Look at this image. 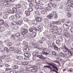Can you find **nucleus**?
Here are the masks:
<instances>
[{
	"instance_id": "f257e3e1",
	"label": "nucleus",
	"mask_w": 73,
	"mask_h": 73,
	"mask_svg": "<svg viewBox=\"0 0 73 73\" xmlns=\"http://www.w3.org/2000/svg\"><path fill=\"white\" fill-rule=\"evenodd\" d=\"M38 49H39V50H42V51H44V52H42V54H41V55H44V54H45V55H47L48 54V53H47L44 52H46V51L48 50V49L42 47H38Z\"/></svg>"
},
{
	"instance_id": "f03ea898",
	"label": "nucleus",
	"mask_w": 73,
	"mask_h": 73,
	"mask_svg": "<svg viewBox=\"0 0 73 73\" xmlns=\"http://www.w3.org/2000/svg\"><path fill=\"white\" fill-rule=\"evenodd\" d=\"M48 65H51V66H52V67L53 68L52 69L53 70H54V71H55L56 73H58V72L56 71L57 70L58 71V68H57V67L55 66V64L52 63H49Z\"/></svg>"
},
{
	"instance_id": "7ed1b4c3",
	"label": "nucleus",
	"mask_w": 73,
	"mask_h": 73,
	"mask_svg": "<svg viewBox=\"0 0 73 73\" xmlns=\"http://www.w3.org/2000/svg\"><path fill=\"white\" fill-rule=\"evenodd\" d=\"M62 50L65 53H66V54H68V52L69 51V49L66 46H64L63 47Z\"/></svg>"
},
{
	"instance_id": "20e7f679",
	"label": "nucleus",
	"mask_w": 73,
	"mask_h": 73,
	"mask_svg": "<svg viewBox=\"0 0 73 73\" xmlns=\"http://www.w3.org/2000/svg\"><path fill=\"white\" fill-rule=\"evenodd\" d=\"M67 3L68 6L70 7L71 8H73V3L70 1L69 0H68Z\"/></svg>"
},
{
	"instance_id": "39448f33",
	"label": "nucleus",
	"mask_w": 73,
	"mask_h": 73,
	"mask_svg": "<svg viewBox=\"0 0 73 73\" xmlns=\"http://www.w3.org/2000/svg\"><path fill=\"white\" fill-rule=\"evenodd\" d=\"M63 27L65 29H67L69 28V25H66V24H63Z\"/></svg>"
},
{
	"instance_id": "423d86ee",
	"label": "nucleus",
	"mask_w": 73,
	"mask_h": 73,
	"mask_svg": "<svg viewBox=\"0 0 73 73\" xmlns=\"http://www.w3.org/2000/svg\"><path fill=\"white\" fill-rule=\"evenodd\" d=\"M67 53L69 55V54H73V49L72 48L70 49L68 52Z\"/></svg>"
},
{
	"instance_id": "0eeeda50",
	"label": "nucleus",
	"mask_w": 73,
	"mask_h": 73,
	"mask_svg": "<svg viewBox=\"0 0 73 73\" xmlns=\"http://www.w3.org/2000/svg\"><path fill=\"white\" fill-rule=\"evenodd\" d=\"M28 30L26 29H24L23 30V31L21 32V33L22 35H25V34H27L28 33Z\"/></svg>"
},
{
	"instance_id": "6e6552de",
	"label": "nucleus",
	"mask_w": 73,
	"mask_h": 73,
	"mask_svg": "<svg viewBox=\"0 0 73 73\" xmlns=\"http://www.w3.org/2000/svg\"><path fill=\"white\" fill-rule=\"evenodd\" d=\"M36 20L38 22H41L42 21V18L40 17H37L36 18Z\"/></svg>"
},
{
	"instance_id": "1a4fd4ad",
	"label": "nucleus",
	"mask_w": 73,
	"mask_h": 73,
	"mask_svg": "<svg viewBox=\"0 0 73 73\" xmlns=\"http://www.w3.org/2000/svg\"><path fill=\"white\" fill-rule=\"evenodd\" d=\"M50 33H51L52 34V35H54L56 33V32H55V31L52 29H50Z\"/></svg>"
},
{
	"instance_id": "9d476101",
	"label": "nucleus",
	"mask_w": 73,
	"mask_h": 73,
	"mask_svg": "<svg viewBox=\"0 0 73 73\" xmlns=\"http://www.w3.org/2000/svg\"><path fill=\"white\" fill-rule=\"evenodd\" d=\"M36 36V33L34 32L31 34V37L32 38H34Z\"/></svg>"
},
{
	"instance_id": "9b49d317",
	"label": "nucleus",
	"mask_w": 73,
	"mask_h": 73,
	"mask_svg": "<svg viewBox=\"0 0 73 73\" xmlns=\"http://www.w3.org/2000/svg\"><path fill=\"white\" fill-rule=\"evenodd\" d=\"M23 23V21H22L21 20H20L17 23V25H22V24Z\"/></svg>"
},
{
	"instance_id": "f8f14e48",
	"label": "nucleus",
	"mask_w": 73,
	"mask_h": 73,
	"mask_svg": "<svg viewBox=\"0 0 73 73\" xmlns=\"http://www.w3.org/2000/svg\"><path fill=\"white\" fill-rule=\"evenodd\" d=\"M52 46L54 47V49L55 50H58V47L54 43H53L52 44Z\"/></svg>"
},
{
	"instance_id": "ddd939ff",
	"label": "nucleus",
	"mask_w": 73,
	"mask_h": 73,
	"mask_svg": "<svg viewBox=\"0 0 73 73\" xmlns=\"http://www.w3.org/2000/svg\"><path fill=\"white\" fill-rule=\"evenodd\" d=\"M64 35L66 38H69V35L67 33H64Z\"/></svg>"
},
{
	"instance_id": "4468645a",
	"label": "nucleus",
	"mask_w": 73,
	"mask_h": 73,
	"mask_svg": "<svg viewBox=\"0 0 73 73\" xmlns=\"http://www.w3.org/2000/svg\"><path fill=\"white\" fill-rule=\"evenodd\" d=\"M44 23L45 24H48L49 23V21L47 19L45 18L44 19Z\"/></svg>"
},
{
	"instance_id": "2eb2a0df",
	"label": "nucleus",
	"mask_w": 73,
	"mask_h": 73,
	"mask_svg": "<svg viewBox=\"0 0 73 73\" xmlns=\"http://www.w3.org/2000/svg\"><path fill=\"white\" fill-rule=\"evenodd\" d=\"M62 31V30L60 28L58 29L57 31V33L60 35L61 33V32Z\"/></svg>"
},
{
	"instance_id": "dca6fc26",
	"label": "nucleus",
	"mask_w": 73,
	"mask_h": 73,
	"mask_svg": "<svg viewBox=\"0 0 73 73\" xmlns=\"http://www.w3.org/2000/svg\"><path fill=\"white\" fill-rule=\"evenodd\" d=\"M53 13L54 15V18H55V19H57V15L56 13V11H54L53 12Z\"/></svg>"
},
{
	"instance_id": "f3484780",
	"label": "nucleus",
	"mask_w": 73,
	"mask_h": 73,
	"mask_svg": "<svg viewBox=\"0 0 73 73\" xmlns=\"http://www.w3.org/2000/svg\"><path fill=\"white\" fill-rule=\"evenodd\" d=\"M54 25L52 23H50L48 25V27H50V28H53L54 27Z\"/></svg>"
},
{
	"instance_id": "a211bd4d",
	"label": "nucleus",
	"mask_w": 73,
	"mask_h": 73,
	"mask_svg": "<svg viewBox=\"0 0 73 73\" xmlns=\"http://www.w3.org/2000/svg\"><path fill=\"white\" fill-rule=\"evenodd\" d=\"M40 40L42 41H44L46 40H47V39H46V38L45 37H43L40 38Z\"/></svg>"
},
{
	"instance_id": "6ab92c4d",
	"label": "nucleus",
	"mask_w": 73,
	"mask_h": 73,
	"mask_svg": "<svg viewBox=\"0 0 73 73\" xmlns=\"http://www.w3.org/2000/svg\"><path fill=\"white\" fill-rule=\"evenodd\" d=\"M28 64H29V62L28 61L24 62H22V64L23 65H28Z\"/></svg>"
},
{
	"instance_id": "aec40b11",
	"label": "nucleus",
	"mask_w": 73,
	"mask_h": 73,
	"mask_svg": "<svg viewBox=\"0 0 73 73\" xmlns=\"http://www.w3.org/2000/svg\"><path fill=\"white\" fill-rule=\"evenodd\" d=\"M5 30V29L3 27H0V32H4Z\"/></svg>"
},
{
	"instance_id": "412c9836",
	"label": "nucleus",
	"mask_w": 73,
	"mask_h": 73,
	"mask_svg": "<svg viewBox=\"0 0 73 73\" xmlns=\"http://www.w3.org/2000/svg\"><path fill=\"white\" fill-rule=\"evenodd\" d=\"M23 50L25 52H29V48H23Z\"/></svg>"
},
{
	"instance_id": "4be33fe9",
	"label": "nucleus",
	"mask_w": 73,
	"mask_h": 73,
	"mask_svg": "<svg viewBox=\"0 0 73 73\" xmlns=\"http://www.w3.org/2000/svg\"><path fill=\"white\" fill-rule=\"evenodd\" d=\"M25 13L26 15L27 16L30 15V12L28 11H25Z\"/></svg>"
},
{
	"instance_id": "5701e85b",
	"label": "nucleus",
	"mask_w": 73,
	"mask_h": 73,
	"mask_svg": "<svg viewBox=\"0 0 73 73\" xmlns=\"http://www.w3.org/2000/svg\"><path fill=\"white\" fill-rule=\"evenodd\" d=\"M14 17L13 16H10L9 17V20H11V21H13V20H14Z\"/></svg>"
},
{
	"instance_id": "b1692460",
	"label": "nucleus",
	"mask_w": 73,
	"mask_h": 73,
	"mask_svg": "<svg viewBox=\"0 0 73 73\" xmlns=\"http://www.w3.org/2000/svg\"><path fill=\"white\" fill-rule=\"evenodd\" d=\"M53 16V15L52 14H50L47 16V17L48 19H51Z\"/></svg>"
},
{
	"instance_id": "393cba45",
	"label": "nucleus",
	"mask_w": 73,
	"mask_h": 73,
	"mask_svg": "<svg viewBox=\"0 0 73 73\" xmlns=\"http://www.w3.org/2000/svg\"><path fill=\"white\" fill-rule=\"evenodd\" d=\"M58 38L59 40L61 41H62L63 38L62 37V36L60 35H59L58 36Z\"/></svg>"
},
{
	"instance_id": "a878e982",
	"label": "nucleus",
	"mask_w": 73,
	"mask_h": 73,
	"mask_svg": "<svg viewBox=\"0 0 73 73\" xmlns=\"http://www.w3.org/2000/svg\"><path fill=\"white\" fill-rule=\"evenodd\" d=\"M7 11L8 12H9V13H10L12 14H13V13H14V12H13V10H12L11 9H8L7 10Z\"/></svg>"
},
{
	"instance_id": "bb28decb",
	"label": "nucleus",
	"mask_w": 73,
	"mask_h": 73,
	"mask_svg": "<svg viewBox=\"0 0 73 73\" xmlns=\"http://www.w3.org/2000/svg\"><path fill=\"white\" fill-rule=\"evenodd\" d=\"M9 49L10 50H11V51H14L15 50V48L13 47H11L9 48Z\"/></svg>"
},
{
	"instance_id": "cd10ccee",
	"label": "nucleus",
	"mask_w": 73,
	"mask_h": 73,
	"mask_svg": "<svg viewBox=\"0 0 73 73\" xmlns=\"http://www.w3.org/2000/svg\"><path fill=\"white\" fill-rule=\"evenodd\" d=\"M23 20L25 21H26V22H27L28 23H29V21L30 20H29L27 18H24L23 19Z\"/></svg>"
},
{
	"instance_id": "c85d7f7f",
	"label": "nucleus",
	"mask_w": 73,
	"mask_h": 73,
	"mask_svg": "<svg viewBox=\"0 0 73 73\" xmlns=\"http://www.w3.org/2000/svg\"><path fill=\"white\" fill-rule=\"evenodd\" d=\"M25 58H24L25 59V60H27V58H28L29 57H30L31 56V55H25Z\"/></svg>"
},
{
	"instance_id": "c756f323",
	"label": "nucleus",
	"mask_w": 73,
	"mask_h": 73,
	"mask_svg": "<svg viewBox=\"0 0 73 73\" xmlns=\"http://www.w3.org/2000/svg\"><path fill=\"white\" fill-rule=\"evenodd\" d=\"M37 57L39 58L41 60H43V57L42 55H38L37 56Z\"/></svg>"
},
{
	"instance_id": "7c9ffc66",
	"label": "nucleus",
	"mask_w": 73,
	"mask_h": 73,
	"mask_svg": "<svg viewBox=\"0 0 73 73\" xmlns=\"http://www.w3.org/2000/svg\"><path fill=\"white\" fill-rule=\"evenodd\" d=\"M37 71V70L36 69L35 67L34 68L32 69L31 70V72H35Z\"/></svg>"
},
{
	"instance_id": "2f4dec72",
	"label": "nucleus",
	"mask_w": 73,
	"mask_h": 73,
	"mask_svg": "<svg viewBox=\"0 0 73 73\" xmlns=\"http://www.w3.org/2000/svg\"><path fill=\"white\" fill-rule=\"evenodd\" d=\"M13 12L15 13H17V9L16 7H14L13 8Z\"/></svg>"
},
{
	"instance_id": "473e14b6",
	"label": "nucleus",
	"mask_w": 73,
	"mask_h": 73,
	"mask_svg": "<svg viewBox=\"0 0 73 73\" xmlns=\"http://www.w3.org/2000/svg\"><path fill=\"white\" fill-rule=\"evenodd\" d=\"M56 43L57 44H58V45L61 44V41L59 40H56Z\"/></svg>"
},
{
	"instance_id": "72a5a7b5",
	"label": "nucleus",
	"mask_w": 73,
	"mask_h": 73,
	"mask_svg": "<svg viewBox=\"0 0 73 73\" xmlns=\"http://www.w3.org/2000/svg\"><path fill=\"white\" fill-rule=\"evenodd\" d=\"M53 28L54 31H57V29H58V27L57 26H54L53 27Z\"/></svg>"
},
{
	"instance_id": "f704fd0d",
	"label": "nucleus",
	"mask_w": 73,
	"mask_h": 73,
	"mask_svg": "<svg viewBox=\"0 0 73 73\" xmlns=\"http://www.w3.org/2000/svg\"><path fill=\"white\" fill-rule=\"evenodd\" d=\"M38 50H36L35 51V52L34 53V54H34V55H38Z\"/></svg>"
},
{
	"instance_id": "c9c22d12",
	"label": "nucleus",
	"mask_w": 73,
	"mask_h": 73,
	"mask_svg": "<svg viewBox=\"0 0 73 73\" xmlns=\"http://www.w3.org/2000/svg\"><path fill=\"white\" fill-rule=\"evenodd\" d=\"M4 24V21L2 19H0V25H3Z\"/></svg>"
},
{
	"instance_id": "e433bc0d",
	"label": "nucleus",
	"mask_w": 73,
	"mask_h": 73,
	"mask_svg": "<svg viewBox=\"0 0 73 73\" xmlns=\"http://www.w3.org/2000/svg\"><path fill=\"white\" fill-rule=\"evenodd\" d=\"M46 9L47 11H50V10H52L51 7H50V6L47 7Z\"/></svg>"
},
{
	"instance_id": "4c0bfd02",
	"label": "nucleus",
	"mask_w": 73,
	"mask_h": 73,
	"mask_svg": "<svg viewBox=\"0 0 73 73\" xmlns=\"http://www.w3.org/2000/svg\"><path fill=\"white\" fill-rule=\"evenodd\" d=\"M16 7L18 8H21V5L20 4H18L16 5Z\"/></svg>"
},
{
	"instance_id": "58836bf2",
	"label": "nucleus",
	"mask_w": 73,
	"mask_h": 73,
	"mask_svg": "<svg viewBox=\"0 0 73 73\" xmlns=\"http://www.w3.org/2000/svg\"><path fill=\"white\" fill-rule=\"evenodd\" d=\"M15 16H16V18H17V19H19V18H20V15H19L17 14H16Z\"/></svg>"
},
{
	"instance_id": "ea45409f",
	"label": "nucleus",
	"mask_w": 73,
	"mask_h": 73,
	"mask_svg": "<svg viewBox=\"0 0 73 73\" xmlns=\"http://www.w3.org/2000/svg\"><path fill=\"white\" fill-rule=\"evenodd\" d=\"M16 36L15 35H12L11 36V38L12 39H14L15 38H16Z\"/></svg>"
},
{
	"instance_id": "a19ab883",
	"label": "nucleus",
	"mask_w": 73,
	"mask_h": 73,
	"mask_svg": "<svg viewBox=\"0 0 73 73\" xmlns=\"http://www.w3.org/2000/svg\"><path fill=\"white\" fill-rule=\"evenodd\" d=\"M12 25H15L17 24V23H16V21H14V22H13L11 23Z\"/></svg>"
},
{
	"instance_id": "79ce46f5",
	"label": "nucleus",
	"mask_w": 73,
	"mask_h": 73,
	"mask_svg": "<svg viewBox=\"0 0 73 73\" xmlns=\"http://www.w3.org/2000/svg\"><path fill=\"white\" fill-rule=\"evenodd\" d=\"M66 19H62V22L63 23H66Z\"/></svg>"
},
{
	"instance_id": "37998d69",
	"label": "nucleus",
	"mask_w": 73,
	"mask_h": 73,
	"mask_svg": "<svg viewBox=\"0 0 73 73\" xmlns=\"http://www.w3.org/2000/svg\"><path fill=\"white\" fill-rule=\"evenodd\" d=\"M42 29V27H38V31H39V32H41Z\"/></svg>"
},
{
	"instance_id": "c03bdc74",
	"label": "nucleus",
	"mask_w": 73,
	"mask_h": 73,
	"mask_svg": "<svg viewBox=\"0 0 73 73\" xmlns=\"http://www.w3.org/2000/svg\"><path fill=\"white\" fill-rule=\"evenodd\" d=\"M4 51H6V52H8L9 51V49L5 47L4 48Z\"/></svg>"
},
{
	"instance_id": "a18cd8bd",
	"label": "nucleus",
	"mask_w": 73,
	"mask_h": 73,
	"mask_svg": "<svg viewBox=\"0 0 73 73\" xmlns=\"http://www.w3.org/2000/svg\"><path fill=\"white\" fill-rule=\"evenodd\" d=\"M28 11H29V12H32L33 11V9L32 8H29L28 9Z\"/></svg>"
},
{
	"instance_id": "49530a36",
	"label": "nucleus",
	"mask_w": 73,
	"mask_h": 73,
	"mask_svg": "<svg viewBox=\"0 0 73 73\" xmlns=\"http://www.w3.org/2000/svg\"><path fill=\"white\" fill-rule=\"evenodd\" d=\"M32 23L34 25H36L37 24V21H33L32 22Z\"/></svg>"
},
{
	"instance_id": "de8ad7c7",
	"label": "nucleus",
	"mask_w": 73,
	"mask_h": 73,
	"mask_svg": "<svg viewBox=\"0 0 73 73\" xmlns=\"http://www.w3.org/2000/svg\"><path fill=\"white\" fill-rule=\"evenodd\" d=\"M41 12L42 14H45V13L46 12V11H45V9H44L42 10Z\"/></svg>"
},
{
	"instance_id": "09e8293b",
	"label": "nucleus",
	"mask_w": 73,
	"mask_h": 73,
	"mask_svg": "<svg viewBox=\"0 0 73 73\" xmlns=\"http://www.w3.org/2000/svg\"><path fill=\"white\" fill-rule=\"evenodd\" d=\"M31 28L33 30H35L36 31H37V28L35 27H32Z\"/></svg>"
},
{
	"instance_id": "8fccbe9b",
	"label": "nucleus",
	"mask_w": 73,
	"mask_h": 73,
	"mask_svg": "<svg viewBox=\"0 0 73 73\" xmlns=\"http://www.w3.org/2000/svg\"><path fill=\"white\" fill-rule=\"evenodd\" d=\"M6 27H8V24L6 23H3V24Z\"/></svg>"
},
{
	"instance_id": "3c124183",
	"label": "nucleus",
	"mask_w": 73,
	"mask_h": 73,
	"mask_svg": "<svg viewBox=\"0 0 73 73\" xmlns=\"http://www.w3.org/2000/svg\"><path fill=\"white\" fill-rule=\"evenodd\" d=\"M35 1L36 4H40V0H35Z\"/></svg>"
},
{
	"instance_id": "603ef678",
	"label": "nucleus",
	"mask_w": 73,
	"mask_h": 73,
	"mask_svg": "<svg viewBox=\"0 0 73 73\" xmlns=\"http://www.w3.org/2000/svg\"><path fill=\"white\" fill-rule=\"evenodd\" d=\"M26 70L27 72H30L31 71V68H26Z\"/></svg>"
},
{
	"instance_id": "864d4df0",
	"label": "nucleus",
	"mask_w": 73,
	"mask_h": 73,
	"mask_svg": "<svg viewBox=\"0 0 73 73\" xmlns=\"http://www.w3.org/2000/svg\"><path fill=\"white\" fill-rule=\"evenodd\" d=\"M35 69L37 70V71H38V69H40L41 67L40 66H36L35 67Z\"/></svg>"
},
{
	"instance_id": "5fc2aeb1",
	"label": "nucleus",
	"mask_w": 73,
	"mask_h": 73,
	"mask_svg": "<svg viewBox=\"0 0 73 73\" xmlns=\"http://www.w3.org/2000/svg\"><path fill=\"white\" fill-rule=\"evenodd\" d=\"M20 36V34L19 33H17L15 35V36L16 37H19Z\"/></svg>"
},
{
	"instance_id": "6e6d98bb",
	"label": "nucleus",
	"mask_w": 73,
	"mask_h": 73,
	"mask_svg": "<svg viewBox=\"0 0 73 73\" xmlns=\"http://www.w3.org/2000/svg\"><path fill=\"white\" fill-rule=\"evenodd\" d=\"M67 16L68 17H71V16H72V15H71V13H68Z\"/></svg>"
},
{
	"instance_id": "4d7b16f0",
	"label": "nucleus",
	"mask_w": 73,
	"mask_h": 73,
	"mask_svg": "<svg viewBox=\"0 0 73 73\" xmlns=\"http://www.w3.org/2000/svg\"><path fill=\"white\" fill-rule=\"evenodd\" d=\"M70 21L68 19H66V23L67 24H70Z\"/></svg>"
},
{
	"instance_id": "13d9d810",
	"label": "nucleus",
	"mask_w": 73,
	"mask_h": 73,
	"mask_svg": "<svg viewBox=\"0 0 73 73\" xmlns=\"http://www.w3.org/2000/svg\"><path fill=\"white\" fill-rule=\"evenodd\" d=\"M18 67L19 66H18L17 65L14 66H13V68L15 69H17Z\"/></svg>"
},
{
	"instance_id": "bf43d9fd",
	"label": "nucleus",
	"mask_w": 73,
	"mask_h": 73,
	"mask_svg": "<svg viewBox=\"0 0 73 73\" xmlns=\"http://www.w3.org/2000/svg\"><path fill=\"white\" fill-rule=\"evenodd\" d=\"M3 19H7L8 18V17L7 15H5L3 16Z\"/></svg>"
},
{
	"instance_id": "052dcab7",
	"label": "nucleus",
	"mask_w": 73,
	"mask_h": 73,
	"mask_svg": "<svg viewBox=\"0 0 73 73\" xmlns=\"http://www.w3.org/2000/svg\"><path fill=\"white\" fill-rule=\"evenodd\" d=\"M39 6H38V5H35V8L36 9V10H37L38 9H39Z\"/></svg>"
},
{
	"instance_id": "680f3d73",
	"label": "nucleus",
	"mask_w": 73,
	"mask_h": 73,
	"mask_svg": "<svg viewBox=\"0 0 73 73\" xmlns=\"http://www.w3.org/2000/svg\"><path fill=\"white\" fill-rule=\"evenodd\" d=\"M52 8H56V5L55 3H54L52 4Z\"/></svg>"
},
{
	"instance_id": "e2e57ef3",
	"label": "nucleus",
	"mask_w": 73,
	"mask_h": 73,
	"mask_svg": "<svg viewBox=\"0 0 73 73\" xmlns=\"http://www.w3.org/2000/svg\"><path fill=\"white\" fill-rule=\"evenodd\" d=\"M34 48H36L37 46V45L36 44H34L32 45Z\"/></svg>"
},
{
	"instance_id": "0e129e2a",
	"label": "nucleus",
	"mask_w": 73,
	"mask_h": 73,
	"mask_svg": "<svg viewBox=\"0 0 73 73\" xmlns=\"http://www.w3.org/2000/svg\"><path fill=\"white\" fill-rule=\"evenodd\" d=\"M12 45V42H9L7 44V45L8 46H11Z\"/></svg>"
},
{
	"instance_id": "69168bd1",
	"label": "nucleus",
	"mask_w": 73,
	"mask_h": 73,
	"mask_svg": "<svg viewBox=\"0 0 73 73\" xmlns=\"http://www.w3.org/2000/svg\"><path fill=\"white\" fill-rule=\"evenodd\" d=\"M29 6L30 7H32L33 6V4L32 3H30L29 4Z\"/></svg>"
},
{
	"instance_id": "338daca9",
	"label": "nucleus",
	"mask_w": 73,
	"mask_h": 73,
	"mask_svg": "<svg viewBox=\"0 0 73 73\" xmlns=\"http://www.w3.org/2000/svg\"><path fill=\"white\" fill-rule=\"evenodd\" d=\"M35 14L37 15H38V16L40 15V14H39V13L38 12V11H36L35 12Z\"/></svg>"
},
{
	"instance_id": "774afa93",
	"label": "nucleus",
	"mask_w": 73,
	"mask_h": 73,
	"mask_svg": "<svg viewBox=\"0 0 73 73\" xmlns=\"http://www.w3.org/2000/svg\"><path fill=\"white\" fill-rule=\"evenodd\" d=\"M31 33H28L27 34V36L29 37H31Z\"/></svg>"
}]
</instances>
